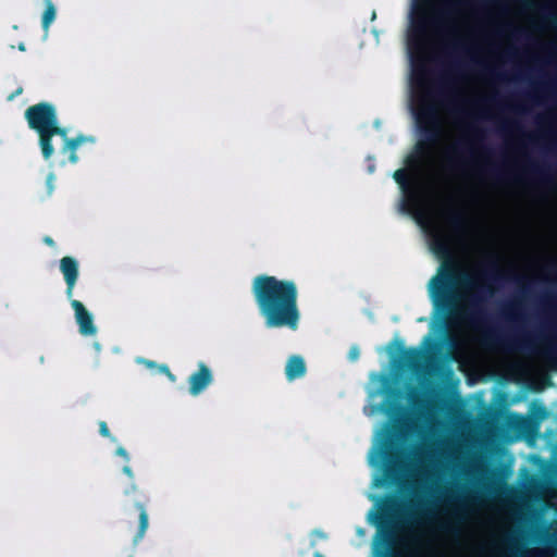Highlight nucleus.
Listing matches in <instances>:
<instances>
[{
	"mask_svg": "<svg viewBox=\"0 0 557 557\" xmlns=\"http://www.w3.org/2000/svg\"><path fill=\"white\" fill-rule=\"evenodd\" d=\"M394 178L403 193V210L426 233L431 250L443 261L441 272L429 284L431 297L465 301L481 286L482 275L472 260L466 232L445 202L440 182L420 165H413L409 173L397 170Z\"/></svg>",
	"mask_w": 557,
	"mask_h": 557,
	"instance_id": "1",
	"label": "nucleus"
},
{
	"mask_svg": "<svg viewBox=\"0 0 557 557\" xmlns=\"http://www.w3.org/2000/svg\"><path fill=\"white\" fill-rule=\"evenodd\" d=\"M465 0H412L409 48L425 52L435 40L455 42L460 33L459 14Z\"/></svg>",
	"mask_w": 557,
	"mask_h": 557,
	"instance_id": "2",
	"label": "nucleus"
},
{
	"mask_svg": "<svg viewBox=\"0 0 557 557\" xmlns=\"http://www.w3.org/2000/svg\"><path fill=\"white\" fill-rule=\"evenodd\" d=\"M253 294L265 318L267 326L297 329L299 312L294 282L278 281L273 276H258L253 282Z\"/></svg>",
	"mask_w": 557,
	"mask_h": 557,
	"instance_id": "3",
	"label": "nucleus"
},
{
	"mask_svg": "<svg viewBox=\"0 0 557 557\" xmlns=\"http://www.w3.org/2000/svg\"><path fill=\"white\" fill-rule=\"evenodd\" d=\"M453 44L454 42L435 40V41H433L432 44H430L428 46V48L425 49L424 53L423 52L419 53V51H417V50H413V51L410 50V48H409V36L407 37L408 53L410 55L412 65L414 66V70L417 72L414 89H416V94H417V96H416L417 97V107H418L417 109L419 110L418 114H421L422 107L424 106V101H425L424 98H425V91H426L424 78L420 77V74H419L420 67L429 59H431L434 54H436L441 50L449 47Z\"/></svg>",
	"mask_w": 557,
	"mask_h": 557,
	"instance_id": "4",
	"label": "nucleus"
},
{
	"mask_svg": "<svg viewBox=\"0 0 557 557\" xmlns=\"http://www.w3.org/2000/svg\"><path fill=\"white\" fill-rule=\"evenodd\" d=\"M25 116L28 121L29 126L41 134H60L65 137V131L57 126L55 110L48 103H39L29 107Z\"/></svg>",
	"mask_w": 557,
	"mask_h": 557,
	"instance_id": "5",
	"label": "nucleus"
},
{
	"mask_svg": "<svg viewBox=\"0 0 557 557\" xmlns=\"http://www.w3.org/2000/svg\"><path fill=\"white\" fill-rule=\"evenodd\" d=\"M71 305L75 311V319L79 326V332L85 336L95 335L97 333V327L94 324L92 314L78 300L73 299Z\"/></svg>",
	"mask_w": 557,
	"mask_h": 557,
	"instance_id": "6",
	"label": "nucleus"
},
{
	"mask_svg": "<svg viewBox=\"0 0 557 557\" xmlns=\"http://www.w3.org/2000/svg\"><path fill=\"white\" fill-rule=\"evenodd\" d=\"M60 270L67 285L66 295L71 298L78 276V263L72 257H64L60 261Z\"/></svg>",
	"mask_w": 557,
	"mask_h": 557,
	"instance_id": "7",
	"label": "nucleus"
},
{
	"mask_svg": "<svg viewBox=\"0 0 557 557\" xmlns=\"http://www.w3.org/2000/svg\"><path fill=\"white\" fill-rule=\"evenodd\" d=\"M212 382V373L203 363L199 364V370L189 377L190 394L196 396L200 394Z\"/></svg>",
	"mask_w": 557,
	"mask_h": 557,
	"instance_id": "8",
	"label": "nucleus"
},
{
	"mask_svg": "<svg viewBox=\"0 0 557 557\" xmlns=\"http://www.w3.org/2000/svg\"><path fill=\"white\" fill-rule=\"evenodd\" d=\"M285 372L289 381H293L305 375L306 364L304 359L299 356L290 357L287 361Z\"/></svg>",
	"mask_w": 557,
	"mask_h": 557,
	"instance_id": "9",
	"label": "nucleus"
},
{
	"mask_svg": "<svg viewBox=\"0 0 557 557\" xmlns=\"http://www.w3.org/2000/svg\"><path fill=\"white\" fill-rule=\"evenodd\" d=\"M65 141L64 150H71L70 160L75 163L77 161V156L75 150L77 147L85 140L84 137H77L75 139H69L66 136L63 137Z\"/></svg>",
	"mask_w": 557,
	"mask_h": 557,
	"instance_id": "10",
	"label": "nucleus"
},
{
	"mask_svg": "<svg viewBox=\"0 0 557 557\" xmlns=\"http://www.w3.org/2000/svg\"><path fill=\"white\" fill-rule=\"evenodd\" d=\"M55 18V8L52 2L46 3V10L42 14V27L48 32L49 26L52 24V22Z\"/></svg>",
	"mask_w": 557,
	"mask_h": 557,
	"instance_id": "11",
	"label": "nucleus"
},
{
	"mask_svg": "<svg viewBox=\"0 0 557 557\" xmlns=\"http://www.w3.org/2000/svg\"><path fill=\"white\" fill-rule=\"evenodd\" d=\"M54 134H41L39 135L40 137V146H41V151H42V154L46 159H49L52 153H53V147L50 143V138L51 136H53Z\"/></svg>",
	"mask_w": 557,
	"mask_h": 557,
	"instance_id": "12",
	"label": "nucleus"
},
{
	"mask_svg": "<svg viewBox=\"0 0 557 557\" xmlns=\"http://www.w3.org/2000/svg\"><path fill=\"white\" fill-rule=\"evenodd\" d=\"M140 515H139V532L136 537V541L144 537L147 529H148V515L146 509L143 506H139Z\"/></svg>",
	"mask_w": 557,
	"mask_h": 557,
	"instance_id": "13",
	"label": "nucleus"
},
{
	"mask_svg": "<svg viewBox=\"0 0 557 557\" xmlns=\"http://www.w3.org/2000/svg\"><path fill=\"white\" fill-rule=\"evenodd\" d=\"M359 354H360V351H359L358 347H356V346L351 347L349 350V359L351 361H356L359 358Z\"/></svg>",
	"mask_w": 557,
	"mask_h": 557,
	"instance_id": "14",
	"label": "nucleus"
},
{
	"mask_svg": "<svg viewBox=\"0 0 557 557\" xmlns=\"http://www.w3.org/2000/svg\"><path fill=\"white\" fill-rule=\"evenodd\" d=\"M53 182H54V175L49 174L47 177V187H48L49 194H51L53 191V188H54Z\"/></svg>",
	"mask_w": 557,
	"mask_h": 557,
	"instance_id": "15",
	"label": "nucleus"
},
{
	"mask_svg": "<svg viewBox=\"0 0 557 557\" xmlns=\"http://www.w3.org/2000/svg\"><path fill=\"white\" fill-rule=\"evenodd\" d=\"M99 426H100V433H101V435L107 436V437H110V432H109V429H108V426H107V423H106V422H101V423L99 424Z\"/></svg>",
	"mask_w": 557,
	"mask_h": 557,
	"instance_id": "16",
	"label": "nucleus"
},
{
	"mask_svg": "<svg viewBox=\"0 0 557 557\" xmlns=\"http://www.w3.org/2000/svg\"><path fill=\"white\" fill-rule=\"evenodd\" d=\"M116 455L123 457L126 461L129 460V456H128L127 451L123 447H121V446L117 447Z\"/></svg>",
	"mask_w": 557,
	"mask_h": 557,
	"instance_id": "17",
	"label": "nucleus"
},
{
	"mask_svg": "<svg viewBox=\"0 0 557 557\" xmlns=\"http://www.w3.org/2000/svg\"><path fill=\"white\" fill-rule=\"evenodd\" d=\"M160 370H161L162 372L166 373V374H168V376H169L172 381H174V376L170 373V371H169L168 367H165V366H161V367H160Z\"/></svg>",
	"mask_w": 557,
	"mask_h": 557,
	"instance_id": "18",
	"label": "nucleus"
},
{
	"mask_svg": "<svg viewBox=\"0 0 557 557\" xmlns=\"http://www.w3.org/2000/svg\"><path fill=\"white\" fill-rule=\"evenodd\" d=\"M123 472H124L127 476H129V478H133V476H134L133 471H132V469H131L128 466H125V467L123 468Z\"/></svg>",
	"mask_w": 557,
	"mask_h": 557,
	"instance_id": "19",
	"label": "nucleus"
},
{
	"mask_svg": "<svg viewBox=\"0 0 557 557\" xmlns=\"http://www.w3.org/2000/svg\"><path fill=\"white\" fill-rule=\"evenodd\" d=\"M383 379L384 377L382 375H379V374H372L371 375V380L372 381H380L381 382V381H383Z\"/></svg>",
	"mask_w": 557,
	"mask_h": 557,
	"instance_id": "20",
	"label": "nucleus"
},
{
	"mask_svg": "<svg viewBox=\"0 0 557 557\" xmlns=\"http://www.w3.org/2000/svg\"><path fill=\"white\" fill-rule=\"evenodd\" d=\"M369 462H370L371 465H374V463H375V461H374V457H373V454H371V455H370V457H369Z\"/></svg>",
	"mask_w": 557,
	"mask_h": 557,
	"instance_id": "21",
	"label": "nucleus"
},
{
	"mask_svg": "<svg viewBox=\"0 0 557 557\" xmlns=\"http://www.w3.org/2000/svg\"><path fill=\"white\" fill-rule=\"evenodd\" d=\"M18 49H20L21 51H25V45H24V44H20V45H18Z\"/></svg>",
	"mask_w": 557,
	"mask_h": 557,
	"instance_id": "22",
	"label": "nucleus"
},
{
	"mask_svg": "<svg viewBox=\"0 0 557 557\" xmlns=\"http://www.w3.org/2000/svg\"><path fill=\"white\" fill-rule=\"evenodd\" d=\"M94 346H95V348H96V350H97V351H99V350H100V345H99V343H95V344H94Z\"/></svg>",
	"mask_w": 557,
	"mask_h": 557,
	"instance_id": "23",
	"label": "nucleus"
},
{
	"mask_svg": "<svg viewBox=\"0 0 557 557\" xmlns=\"http://www.w3.org/2000/svg\"><path fill=\"white\" fill-rule=\"evenodd\" d=\"M45 242H46L47 244H49V245H51V244H52V240H51L50 238H46V239H45Z\"/></svg>",
	"mask_w": 557,
	"mask_h": 557,
	"instance_id": "24",
	"label": "nucleus"
},
{
	"mask_svg": "<svg viewBox=\"0 0 557 557\" xmlns=\"http://www.w3.org/2000/svg\"><path fill=\"white\" fill-rule=\"evenodd\" d=\"M315 557H324L320 553H315Z\"/></svg>",
	"mask_w": 557,
	"mask_h": 557,
	"instance_id": "25",
	"label": "nucleus"
},
{
	"mask_svg": "<svg viewBox=\"0 0 557 557\" xmlns=\"http://www.w3.org/2000/svg\"><path fill=\"white\" fill-rule=\"evenodd\" d=\"M52 2L51 0H45V3Z\"/></svg>",
	"mask_w": 557,
	"mask_h": 557,
	"instance_id": "26",
	"label": "nucleus"
}]
</instances>
